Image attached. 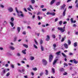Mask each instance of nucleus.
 Returning <instances> with one entry per match:
<instances>
[{"instance_id": "nucleus-18", "label": "nucleus", "mask_w": 78, "mask_h": 78, "mask_svg": "<svg viewBox=\"0 0 78 78\" xmlns=\"http://www.w3.org/2000/svg\"><path fill=\"white\" fill-rule=\"evenodd\" d=\"M64 47L66 48H68V45L67 44H65L64 45Z\"/></svg>"}, {"instance_id": "nucleus-26", "label": "nucleus", "mask_w": 78, "mask_h": 78, "mask_svg": "<svg viewBox=\"0 0 78 78\" xmlns=\"http://www.w3.org/2000/svg\"><path fill=\"white\" fill-rule=\"evenodd\" d=\"M41 51H44V47L42 45H41Z\"/></svg>"}, {"instance_id": "nucleus-5", "label": "nucleus", "mask_w": 78, "mask_h": 78, "mask_svg": "<svg viewBox=\"0 0 78 78\" xmlns=\"http://www.w3.org/2000/svg\"><path fill=\"white\" fill-rule=\"evenodd\" d=\"M42 63H43V65H44V66L47 65V61H46V60L44 59H43L42 60Z\"/></svg>"}, {"instance_id": "nucleus-9", "label": "nucleus", "mask_w": 78, "mask_h": 78, "mask_svg": "<svg viewBox=\"0 0 78 78\" xmlns=\"http://www.w3.org/2000/svg\"><path fill=\"white\" fill-rule=\"evenodd\" d=\"M51 70L52 73V74H54L55 73V69L53 68H52Z\"/></svg>"}, {"instance_id": "nucleus-51", "label": "nucleus", "mask_w": 78, "mask_h": 78, "mask_svg": "<svg viewBox=\"0 0 78 78\" xmlns=\"http://www.w3.org/2000/svg\"><path fill=\"white\" fill-rule=\"evenodd\" d=\"M69 55H70V56H72V55H73V53L70 52L69 54Z\"/></svg>"}, {"instance_id": "nucleus-17", "label": "nucleus", "mask_w": 78, "mask_h": 78, "mask_svg": "<svg viewBox=\"0 0 78 78\" xmlns=\"http://www.w3.org/2000/svg\"><path fill=\"white\" fill-rule=\"evenodd\" d=\"M23 46L24 47H25L26 48H28V45L24 44H23Z\"/></svg>"}, {"instance_id": "nucleus-37", "label": "nucleus", "mask_w": 78, "mask_h": 78, "mask_svg": "<svg viewBox=\"0 0 78 78\" xmlns=\"http://www.w3.org/2000/svg\"><path fill=\"white\" fill-rule=\"evenodd\" d=\"M31 3H32L34 4V3H35V0H32L31 1Z\"/></svg>"}, {"instance_id": "nucleus-23", "label": "nucleus", "mask_w": 78, "mask_h": 78, "mask_svg": "<svg viewBox=\"0 0 78 78\" xmlns=\"http://www.w3.org/2000/svg\"><path fill=\"white\" fill-rule=\"evenodd\" d=\"M73 62L75 64H77L78 63V61H76L75 59L73 60Z\"/></svg>"}, {"instance_id": "nucleus-45", "label": "nucleus", "mask_w": 78, "mask_h": 78, "mask_svg": "<svg viewBox=\"0 0 78 78\" xmlns=\"http://www.w3.org/2000/svg\"><path fill=\"white\" fill-rule=\"evenodd\" d=\"M40 43L41 44H43V41H42V40H41L40 42Z\"/></svg>"}, {"instance_id": "nucleus-39", "label": "nucleus", "mask_w": 78, "mask_h": 78, "mask_svg": "<svg viewBox=\"0 0 78 78\" xmlns=\"http://www.w3.org/2000/svg\"><path fill=\"white\" fill-rule=\"evenodd\" d=\"M29 7L31 8V9H34L33 8V7L31 5H29Z\"/></svg>"}, {"instance_id": "nucleus-2", "label": "nucleus", "mask_w": 78, "mask_h": 78, "mask_svg": "<svg viewBox=\"0 0 78 78\" xmlns=\"http://www.w3.org/2000/svg\"><path fill=\"white\" fill-rule=\"evenodd\" d=\"M58 30H59L62 33H64L65 31V27H64L63 28L61 27H58Z\"/></svg>"}, {"instance_id": "nucleus-3", "label": "nucleus", "mask_w": 78, "mask_h": 78, "mask_svg": "<svg viewBox=\"0 0 78 78\" xmlns=\"http://www.w3.org/2000/svg\"><path fill=\"white\" fill-rule=\"evenodd\" d=\"M14 18L12 17L11 18V19H10V20L11 21L10 22V24L11 25L12 27H14V23H13V22H14Z\"/></svg>"}, {"instance_id": "nucleus-20", "label": "nucleus", "mask_w": 78, "mask_h": 78, "mask_svg": "<svg viewBox=\"0 0 78 78\" xmlns=\"http://www.w3.org/2000/svg\"><path fill=\"white\" fill-rule=\"evenodd\" d=\"M55 0H52L50 3L51 5H52V4H53V3H55Z\"/></svg>"}, {"instance_id": "nucleus-47", "label": "nucleus", "mask_w": 78, "mask_h": 78, "mask_svg": "<svg viewBox=\"0 0 78 78\" xmlns=\"http://www.w3.org/2000/svg\"><path fill=\"white\" fill-rule=\"evenodd\" d=\"M33 70H34V71H36L37 70V68H33Z\"/></svg>"}, {"instance_id": "nucleus-13", "label": "nucleus", "mask_w": 78, "mask_h": 78, "mask_svg": "<svg viewBox=\"0 0 78 78\" xmlns=\"http://www.w3.org/2000/svg\"><path fill=\"white\" fill-rule=\"evenodd\" d=\"M66 10H67L66 9H65L64 11H63L62 14V15L63 16H65L66 15Z\"/></svg>"}, {"instance_id": "nucleus-24", "label": "nucleus", "mask_w": 78, "mask_h": 78, "mask_svg": "<svg viewBox=\"0 0 78 78\" xmlns=\"http://www.w3.org/2000/svg\"><path fill=\"white\" fill-rule=\"evenodd\" d=\"M53 47H54V50H55V47H56V44H54Z\"/></svg>"}, {"instance_id": "nucleus-57", "label": "nucleus", "mask_w": 78, "mask_h": 78, "mask_svg": "<svg viewBox=\"0 0 78 78\" xmlns=\"http://www.w3.org/2000/svg\"><path fill=\"white\" fill-rule=\"evenodd\" d=\"M76 8H78V2L76 5Z\"/></svg>"}, {"instance_id": "nucleus-15", "label": "nucleus", "mask_w": 78, "mask_h": 78, "mask_svg": "<svg viewBox=\"0 0 78 78\" xmlns=\"http://www.w3.org/2000/svg\"><path fill=\"white\" fill-rule=\"evenodd\" d=\"M17 37H15L13 39V41L16 42V40H17Z\"/></svg>"}, {"instance_id": "nucleus-16", "label": "nucleus", "mask_w": 78, "mask_h": 78, "mask_svg": "<svg viewBox=\"0 0 78 78\" xmlns=\"http://www.w3.org/2000/svg\"><path fill=\"white\" fill-rule=\"evenodd\" d=\"M57 61H58V60L56 59L55 60L53 63V65H55L56 63V62H57Z\"/></svg>"}, {"instance_id": "nucleus-25", "label": "nucleus", "mask_w": 78, "mask_h": 78, "mask_svg": "<svg viewBox=\"0 0 78 78\" xmlns=\"http://www.w3.org/2000/svg\"><path fill=\"white\" fill-rule=\"evenodd\" d=\"M11 67L12 68V69L14 68V65L12 64H11L10 65Z\"/></svg>"}, {"instance_id": "nucleus-22", "label": "nucleus", "mask_w": 78, "mask_h": 78, "mask_svg": "<svg viewBox=\"0 0 78 78\" xmlns=\"http://www.w3.org/2000/svg\"><path fill=\"white\" fill-rule=\"evenodd\" d=\"M45 71L46 72L45 74L46 75H48V70H46Z\"/></svg>"}, {"instance_id": "nucleus-38", "label": "nucleus", "mask_w": 78, "mask_h": 78, "mask_svg": "<svg viewBox=\"0 0 78 78\" xmlns=\"http://www.w3.org/2000/svg\"><path fill=\"white\" fill-rule=\"evenodd\" d=\"M60 71H61V72H62L63 71H64V69L63 68H61L60 69Z\"/></svg>"}, {"instance_id": "nucleus-4", "label": "nucleus", "mask_w": 78, "mask_h": 78, "mask_svg": "<svg viewBox=\"0 0 78 78\" xmlns=\"http://www.w3.org/2000/svg\"><path fill=\"white\" fill-rule=\"evenodd\" d=\"M53 56L52 55H50L49 56V60L50 62H51V61L53 60Z\"/></svg>"}, {"instance_id": "nucleus-54", "label": "nucleus", "mask_w": 78, "mask_h": 78, "mask_svg": "<svg viewBox=\"0 0 78 78\" xmlns=\"http://www.w3.org/2000/svg\"><path fill=\"white\" fill-rule=\"evenodd\" d=\"M67 22L66 21H64L63 22V24H66Z\"/></svg>"}, {"instance_id": "nucleus-33", "label": "nucleus", "mask_w": 78, "mask_h": 78, "mask_svg": "<svg viewBox=\"0 0 78 78\" xmlns=\"http://www.w3.org/2000/svg\"><path fill=\"white\" fill-rule=\"evenodd\" d=\"M68 43L69 45H70V44H71V41H70L69 40H68Z\"/></svg>"}, {"instance_id": "nucleus-53", "label": "nucleus", "mask_w": 78, "mask_h": 78, "mask_svg": "<svg viewBox=\"0 0 78 78\" xmlns=\"http://www.w3.org/2000/svg\"><path fill=\"white\" fill-rule=\"evenodd\" d=\"M3 48L2 47H0V50H3Z\"/></svg>"}, {"instance_id": "nucleus-29", "label": "nucleus", "mask_w": 78, "mask_h": 78, "mask_svg": "<svg viewBox=\"0 0 78 78\" xmlns=\"http://www.w3.org/2000/svg\"><path fill=\"white\" fill-rule=\"evenodd\" d=\"M34 47L35 48H36V49H37V47L35 44H34Z\"/></svg>"}, {"instance_id": "nucleus-35", "label": "nucleus", "mask_w": 78, "mask_h": 78, "mask_svg": "<svg viewBox=\"0 0 78 78\" xmlns=\"http://www.w3.org/2000/svg\"><path fill=\"white\" fill-rule=\"evenodd\" d=\"M47 15H51V12H48L46 13Z\"/></svg>"}, {"instance_id": "nucleus-1", "label": "nucleus", "mask_w": 78, "mask_h": 78, "mask_svg": "<svg viewBox=\"0 0 78 78\" xmlns=\"http://www.w3.org/2000/svg\"><path fill=\"white\" fill-rule=\"evenodd\" d=\"M15 9L16 12L17 13V14L19 17L21 16L22 17H23L24 16V15L23 14V13H22V11H18V10H17V7H16Z\"/></svg>"}, {"instance_id": "nucleus-59", "label": "nucleus", "mask_w": 78, "mask_h": 78, "mask_svg": "<svg viewBox=\"0 0 78 78\" xmlns=\"http://www.w3.org/2000/svg\"><path fill=\"white\" fill-rule=\"evenodd\" d=\"M5 67H8V66H9V65L8 64H5Z\"/></svg>"}, {"instance_id": "nucleus-58", "label": "nucleus", "mask_w": 78, "mask_h": 78, "mask_svg": "<svg viewBox=\"0 0 78 78\" xmlns=\"http://www.w3.org/2000/svg\"><path fill=\"white\" fill-rule=\"evenodd\" d=\"M72 6H69V9H72Z\"/></svg>"}, {"instance_id": "nucleus-49", "label": "nucleus", "mask_w": 78, "mask_h": 78, "mask_svg": "<svg viewBox=\"0 0 78 78\" xmlns=\"http://www.w3.org/2000/svg\"><path fill=\"white\" fill-rule=\"evenodd\" d=\"M42 11H47V9H42Z\"/></svg>"}, {"instance_id": "nucleus-60", "label": "nucleus", "mask_w": 78, "mask_h": 78, "mask_svg": "<svg viewBox=\"0 0 78 78\" xmlns=\"http://www.w3.org/2000/svg\"><path fill=\"white\" fill-rule=\"evenodd\" d=\"M64 39L63 38L61 42H64Z\"/></svg>"}, {"instance_id": "nucleus-10", "label": "nucleus", "mask_w": 78, "mask_h": 78, "mask_svg": "<svg viewBox=\"0 0 78 78\" xmlns=\"http://www.w3.org/2000/svg\"><path fill=\"white\" fill-rule=\"evenodd\" d=\"M50 40V37L48 35L47 36V38L46 39V41H48Z\"/></svg>"}, {"instance_id": "nucleus-11", "label": "nucleus", "mask_w": 78, "mask_h": 78, "mask_svg": "<svg viewBox=\"0 0 78 78\" xmlns=\"http://www.w3.org/2000/svg\"><path fill=\"white\" fill-rule=\"evenodd\" d=\"M30 59L31 61H33V60H34V57L32 56H31L30 57Z\"/></svg>"}, {"instance_id": "nucleus-52", "label": "nucleus", "mask_w": 78, "mask_h": 78, "mask_svg": "<svg viewBox=\"0 0 78 78\" xmlns=\"http://www.w3.org/2000/svg\"><path fill=\"white\" fill-rule=\"evenodd\" d=\"M35 15H34L33 16H32V19H34L35 18Z\"/></svg>"}, {"instance_id": "nucleus-19", "label": "nucleus", "mask_w": 78, "mask_h": 78, "mask_svg": "<svg viewBox=\"0 0 78 78\" xmlns=\"http://www.w3.org/2000/svg\"><path fill=\"white\" fill-rule=\"evenodd\" d=\"M61 53V52L59 51L58 52H56L55 53V55H57V56H59V55H60V53Z\"/></svg>"}, {"instance_id": "nucleus-32", "label": "nucleus", "mask_w": 78, "mask_h": 78, "mask_svg": "<svg viewBox=\"0 0 78 78\" xmlns=\"http://www.w3.org/2000/svg\"><path fill=\"white\" fill-rule=\"evenodd\" d=\"M59 24L60 25H61L62 24V21H60V22H59Z\"/></svg>"}, {"instance_id": "nucleus-62", "label": "nucleus", "mask_w": 78, "mask_h": 78, "mask_svg": "<svg viewBox=\"0 0 78 78\" xmlns=\"http://www.w3.org/2000/svg\"><path fill=\"white\" fill-rule=\"evenodd\" d=\"M24 11H26V12H27V9L25 8H24Z\"/></svg>"}, {"instance_id": "nucleus-36", "label": "nucleus", "mask_w": 78, "mask_h": 78, "mask_svg": "<svg viewBox=\"0 0 78 78\" xmlns=\"http://www.w3.org/2000/svg\"><path fill=\"white\" fill-rule=\"evenodd\" d=\"M51 15H52V16H55V13L54 12L52 13H51Z\"/></svg>"}, {"instance_id": "nucleus-61", "label": "nucleus", "mask_w": 78, "mask_h": 78, "mask_svg": "<svg viewBox=\"0 0 78 78\" xmlns=\"http://www.w3.org/2000/svg\"><path fill=\"white\" fill-rule=\"evenodd\" d=\"M58 20V18H56L55 20V22H56Z\"/></svg>"}, {"instance_id": "nucleus-41", "label": "nucleus", "mask_w": 78, "mask_h": 78, "mask_svg": "<svg viewBox=\"0 0 78 78\" xmlns=\"http://www.w3.org/2000/svg\"><path fill=\"white\" fill-rule=\"evenodd\" d=\"M10 75V73L8 72V73H7L6 76H8L9 75Z\"/></svg>"}, {"instance_id": "nucleus-27", "label": "nucleus", "mask_w": 78, "mask_h": 78, "mask_svg": "<svg viewBox=\"0 0 78 78\" xmlns=\"http://www.w3.org/2000/svg\"><path fill=\"white\" fill-rule=\"evenodd\" d=\"M61 3L60 2H58L56 3V5L57 6H58V5H60V4Z\"/></svg>"}, {"instance_id": "nucleus-40", "label": "nucleus", "mask_w": 78, "mask_h": 78, "mask_svg": "<svg viewBox=\"0 0 78 78\" xmlns=\"http://www.w3.org/2000/svg\"><path fill=\"white\" fill-rule=\"evenodd\" d=\"M52 37H53V38H54V39H55V38L56 37V36L55 35L53 34L52 35Z\"/></svg>"}, {"instance_id": "nucleus-21", "label": "nucleus", "mask_w": 78, "mask_h": 78, "mask_svg": "<svg viewBox=\"0 0 78 78\" xmlns=\"http://www.w3.org/2000/svg\"><path fill=\"white\" fill-rule=\"evenodd\" d=\"M17 30L18 31V32L19 33V32H20V27H18L17 28Z\"/></svg>"}, {"instance_id": "nucleus-55", "label": "nucleus", "mask_w": 78, "mask_h": 78, "mask_svg": "<svg viewBox=\"0 0 78 78\" xmlns=\"http://www.w3.org/2000/svg\"><path fill=\"white\" fill-rule=\"evenodd\" d=\"M64 66H68V65H67V64L66 63L64 64Z\"/></svg>"}, {"instance_id": "nucleus-43", "label": "nucleus", "mask_w": 78, "mask_h": 78, "mask_svg": "<svg viewBox=\"0 0 78 78\" xmlns=\"http://www.w3.org/2000/svg\"><path fill=\"white\" fill-rule=\"evenodd\" d=\"M63 75H67V72H65L63 74Z\"/></svg>"}, {"instance_id": "nucleus-42", "label": "nucleus", "mask_w": 78, "mask_h": 78, "mask_svg": "<svg viewBox=\"0 0 78 78\" xmlns=\"http://www.w3.org/2000/svg\"><path fill=\"white\" fill-rule=\"evenodd\" d=\"M43 74H44V73H43V72H41L40 73V76H41L42 75H43Z\"/></svg>"}, {"instance_id": "nucleus-63", "label": "nucleus", "mask_w": 78, "mask_h": 78, "mask_svg": "<svg viewBox=\"0 0 78 78\" xmlns=\"http://www.w3.org/2000/svg\"><path fill=\"white\" fill-rule=\"evenodd\" d=\"M38 20H40L41 19V17H40V16H38Z\"/></svg>"}, {"instance_id": "nucleus-6", "label": "nucleus", "mask_w": 78, "mask_h": 78, "mask_svg": "<svg viewBox=\"0 0 78 78\" xmlns=\"http://www.w3.org/2000/svg\"><path fill=\"white\" fill-rule=\"evenodd\" d=\"M6 72V69H4L2 71V73H1V75H2L3 76L4 75H5V74Z\"/></svg>"}, {"instance_id": "nucleus-34", "label": "nucleus", "mask_w": 78, "mask_h": 78, "mask_svg": "<svg viewBox=\"0 0 78 78\" xmlns=\"http://www.w3.org/2000/svg\"><path fill=\"white\" fill-rule=\"evenodd\" d=\"M0 7H1V8H4V5L2 4H0Z\"/></svg>"}, {"instance_id": "nucleus-14", "label": "nucleus", "mask_w": 78, "mask_h": 78, "mask_svg": "<svg viewBox=\"0 0 78 78\" xmlns=\"http://www.w3.org/2000/svg\"><path fill=\"white\" fill-rule=\"evenodd\" d=\"M65 6H66V5L65 4H64L62 6V7L61 8V9H64L65 8Z\"/></svg>"}, {"instance_id": "nucleus-44", "label": "nucleus", "mask_w": 78, "mask_h": 78, "mask_svg": "<svg viewBox=\"0 0 78 78\" xmlns=\"http://www.w3.org/2000/svg\"><path fill=\"white\" fill-rule=\"evenodd\" d=\"M17 55L18 56H20V54L19 53H18L17 54Z\"/></svg>"}, {"instance_id": "nucleus-64", "label": "nucleus", "mask_w": 78, "mask_h": 78, "mask_svg": "<svg viewBox=\"0 0 78 78\" xmlns=\"http://www.w3.org/2000/svg\"><path fill=\"white\" fill-rule=\"evenodd\" d=\"M75 34H76V35H78V31L76 32L75 33Z\"/></svg>"}, {"instance_id": "nucleus-56", "label": "nucleus", "mask_w": 78, "mask_h": 78, "mask_svg": "<svg viewBox=\"0 0 78 78\" xmlns=\"http://www.w3.org/2000/svg\"><path fill=\"white\" fill-rule=\"evenodd\" d=\"M23 34L25 35L26 34V32L25 31H24L23 32Z\"/></svg>"}, {"instance_id": "nucleus-50", "label": "nucleus", "mask_w": 78, "mask_h": 78, "mask_svg": "<svg viewBox=\"0 0 78 78\" xmlns=\"http://www.w3.org/2000/svg\"><path fill=\"white\" fill-rule=\"evenodd\" d=\"M44 5H41L40 6V8H44Z\"/></svg>"}, {"instance_id": "nucleus-48", "label": "nucleus", "mask_w": 78, "mask_h": 78, "mask_svg": "<svg viewBox=\"0 0 78 78\" xmlns=\"http://www.w3.org/2000/svg\"><path fill=\"white\" fill-rule=\"evenodd\" d=\"M27 9H28V11H31V9H30V8H27Z\"/></svg>"}, {"instance_id": "nucleus-46", "label": "nucleus", "mask_w": 78, "mask_h": 78, "mask_svg": "<svg viewBox=\"0 0 78 78\" xmlns=\"http://www.w3.org/2000/svg\"><path fill=\"white\" fill-rule=\"evenodd\" d=\"M35 43L36 45H38V44L37 43V41H36V40H35Z\"/></svg>"}, {"instance_id": "nucleus-30", "label": "nucleus", "mask_w": 78, "mask_h": 78, "mask_svg": "<svg viewBox=\"0 0 78 78\" xmlns=\"http://www.w3.org/2000/svg\"><path fill=\"white\" fill-rule=\"evenodd\" d=\"M70 20L71 23H73V18H72L70 19Z\"/></svg>"}, {"instance_id": "nucleus-28", "label": "nucleus", "mask_w": 78, "mask_h": 78, "mask_svg": "<svg viewBox=\"0 0 78 78\" xmlns=\"http://www.w3.org/2000/svg\"><path fill=\"white\" fill-rule=\"evenodd\" d=\"M62 55L63 56L65 57V58H67V56H66V55L65 54H64L63 53H62Z\"/></svg>"}, {"instance_id": "nucleus-7", "label": "nucleus", "mask_w": 78, "mask_h": 78, "mask_svg": "<svg viewBox=\"0 0 78 78\" xmlns=\"http://www.w3.org/2000/svg\"><path fill=\"white\" fill-rule=\"evenodd\" d=\"M8 11L10 12H12L13 11V9L11 7H9L8 9Z\"/></svg>"}, {"instance_id": "nucleus-31", "label": "nucleus", "mask_w": 78, "mask_h": 78, "mask_svg": "<svg viewBox=\"0 0 78 78\" xmlns=\"http://www.w3.org/2000/svg\"><path fill=\"white\" fill-rule=\"evenodd\" d=\"M74 46L75 47H76V46H77V43H76V42H75L74 43Z\"/></svg>"}, {"instance_id": "nucleus-12", "label": "nucleus", "mask_w": 78, "mask_h": 78, "mask_svg": "<svg viewBox=\"0 0 78 78\" xmlns=\"http://www.w3.org/2000/svg\"><path fill=\"white\" fill-rule=\"evenodd\" d=\"M26 51H27V49H25L22 51V52L23 54H24V55H26V52H25Z\"/></svg>"}, {"instance_id": "nucleus-8", "label": "nucleus", "mask_w": 78, "mask_h": 78, "mask_svg": "<svg viewBox=\"0 0 78 78\" xmlns=\"http://www.w3.org/2000/svg\"><path fill=\"white\" fill-rule=\"evenodd\" d=\"M9 48L12 50H15V48L14 47L12 46H10Z\"/></svg>"}]
</instances>
